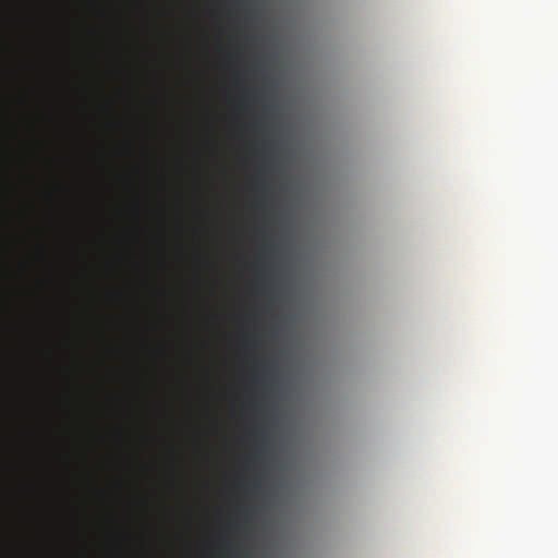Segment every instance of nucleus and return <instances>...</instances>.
I'll use <instances>...</instances> for the list:
<instances>
[{"label": "nucleus", "mask_w": 558, "mask_h": 558, "mask_svg": "<svg viewBox=\"0 0 558 558\" xmlns=\"http://www.w3.org/2000/svg\"><path fill=\"white\" fill-rule=\"evenodd\" d=\"M27 157H34L35 155V143H27Z\"/></svg>", "instance_id": "1"}, {"label": "nucleus", "mask_w": 558, "mask_h": 558, "mask_svg": "<svg viewBox=\"0 0 558 558\" xmlns=\"http://www.w3.org/2000/svg\"><path fill=\"white\" fill-rule=\"evenodd\" d=\"M25 180H26L27 183L34 184L35 181H36V178H35V175L33 173H27L25 175Z\"/></svg>", "instance_id": "2"}, {"label": "nucleus", "mask_w": 558, "mask_h": 558, "mask_svg": "<svg viewBox=\"0 0 558 558\" xmlns=\"http://www.w3.org/2000/svg\"><path fill=\"white\" fill-rule=\"evenodd\" d=\"M35 208V203L33 201L26 202L25 205V213L27 214L29 210H33Z\"/></svg>", "instance_id": "3"}, {"label": "nucleus", "mask_w": 558, "mask_h": 558, "mask_svg": "<svg viewBox=\"0 0 558 558\" xmlns=\"http://www.w3.org/2000/svg\"><path fill=\"white\" fill-rule=\"evenodd\" d=\"M26 119H27V122H28L29 126H31L32 129H34V128H35V119H34V116H32V114H27V116H26Z\"/></svg>", "instance_id": "4"}, {"label": "nucleus", "mask_w": 558, "mask_h": 558, "mask_svg": "<svg viewBox=\"0 0 558 558\" xmlns=\"http://www.w3.org/2000/svg\"><path fill=\"white\" fill-rule=\"evenodd\" d=\"M44 246L43 245H38V256L41 258L44 256Z\"/></svg>", "instance_id": "5"}, {"label": "nucleus", "mask_w": 558, "mask_h": 558, "mask_svg": "<svg viewBox=\"0 0 558 558\" xmlns=\"http://www.w3.org/2000/svg\"><path fill=\"white\" fill-rule=\"evenodd\" d=\"M23 101H24V104H26L28 101V97L26 94L23 96Z\"/></svg>", "instance_id": "6"}, {"label": "nucleus", "mask_w": 558, "mask_h": 558, "mask_svg": "<svg viewBox=\"0 0 558 558\" xmlns=\"http://www.w3.org/2000/svg\"><path fill=\"white\" fill-rule=\"evenodd\" d=\"M27 294H28V296H31L32 299L34 298V293H33V291L27 290Z\"/></svg>", "instance_id": "7"}]
</instances>
